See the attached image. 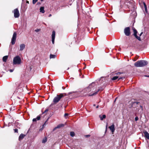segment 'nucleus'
Here are the masks:
<instances>
[{"label":"nucleus","mask_w":149,"mask_h":149,"mask_svg":"<svg viewBox=\"0 0 149 149\" xmlns=\"http://www.w3.org/2000/svg\"><path fill=\"white\" fill-rule=\"evenodd\" d=\"M99 90L98 89V91H96L95 92L93 93H92L91 94V93L89 94L88 95L89 96H93V95H96V94H97V93L99 91Z\"/></svg>","instance_id":"17"},{"label":"nucleus","mask_w":149,"mask_h":149,"mask_svg":"<svg viewBox=\"0 0 149 149\" xmlns=\"http://www.w3.org/2000/svg\"><path fill=\"white\" fill-rule=\"evenodd\" d=\"M26 3H29V1H26Z\"/></svg>","instance_id":"40"},{"label":"nucleus","mask_w":149,"mask_h":149,"mask_svg":"<svg viewBox=\"0 0 149 149\" xmlns=\"http://www.w3.org/2000/svg\"><path fill=\"white\" fill-rule=\"evenodd\" d=\"M21 60L20 57L17 56L15 57L13 59V65H19L21 63Z\"/></svg>","instance_id":"2"},{"label":"nucleus","mask_w":149,"mask_h":149,"mask_svg":"<svg viewBox=\"0 0 149 149\" xmlns=\"http://www.w3.org/2000/svg\"><path fill=\"white\" fill-rule=\"evenodd\" d=\"M64 125L63 124H59V125H58L56 127H55L53 131L55 130H56V129H57V128H60L61 127L63 126Z\"/></svg>","instance_id":"13"},{"label":"nucleus","mask_w":149,"mask_h":149,"mask_svg":"<svg viewBox=\"0 0 149 149\" xmlns=\"http://www.w3.org/2000/svg\"><path fill=\"white\" fill-rule=\"evenodd\" d=\"M107 126H108V125H107H107H106V129H107Z\"/></svg>","instance_id":"36"},{"label":"nucleus","mask_w":149,"mask_h":149,"mask_svg":"<svg viewBox=\"0 0 149 149\" xmlns=\"http://www.w3.org/2000/svg\"><path fill=\"white\" fill-rule=\"evenodd\" d=\"M40 30V29H37L35 30V31H36V32H38Z\"/></svg>","instance_id":"29"},{"label":"nucleus","mask_w":149,"mask_h":149,"mask_svg":"<svg viewBox=\"0 0 149 149\" xmlns=\"http://www.w3.org/2000/svg\"><path fill=\"white\" fill-rule=\"evenodd\" d=\"M93 106H95V104H94Z\"/></svg>","instance_id":"43"},{"label":"nucleus","mask_w":149,"mask_h":149,"mask_svg":"<svg viewBox=\"0 0 149 149\" xmlns=\"http://www.w3.org/2000/svg\"><path fill=\"white\" fill-rule=\"evenodd\" d=\"M8 58V56H3V61L4 62H6Z\"/></svg>","instance_id":"14"},{"label":"nucleus","mask_w":149,"mask_h":149,"mask_svg":"<svg viewBox=\"0 0 149 149\" xmlns=\"http://www.w3.org/2000/svg\"><path fill=\"white\" fill-rule=\"evenodd\" d=\"M93 88H92V89L91 88V90H93Z\"/></svg>","instance_id":"44"},{"label":"nucleus","mask_w":149,"mask_h":149,"mask_svg":"<svg viewBox=\"0 0 149 149\" xmlns=\"http://www.w3.org/2000/svg\"><path fill=\"white\" fill-rule=\"evenodd\" d=\"M62 88H63V89H65V88H64V87H62Z\"/></svg>","instance_id":"42"},{"label":"nucleus","mask_w":149,"mask_h":149,"mask_svg":"<svg viewBox=\"0 0 149 149\" xmlns=\"http://www.w3.org/2000/svg\"><path fill=\"white\" fill-rule=\"evenodd\" d=\"M99 117L100 118V120H102L106 118V116L105 115H103L102 116L101 115H100Z\"/></svg>","instance_id":"15"},{"label":"nucleus","mask_w":149,"mask_h":149,"mask_svg":"<svg viewBox=\"0 0 149 149\" xmlns=\"http://www.w3.org/2000/svg\"><path fill=\"white\" fill-rule=\"evenodd\" d=\"M145 9L146 11L147 10V7L145 3H144Z\"/></svg>","instance_id":"27"},{"label":"nucleus","mask_w":149,"mask_h":149,"mask_svg":"<svg viewBox=\"0 0 149 149\" xmlns=\"http://www.w3.org/2000/svg\"><path fill=\"white\" fill-rule=\"evenodd\" d=\"M14 16L15 18L18 17L19 16V13L17 8H16L14 10Z\"/></svg>","instance_id":"6"},{"label":"nucleus","mask_w":149,"mask_h":149,"mask_svg":"<svg viewBox=\"0 0 149 149\" xmlns=\"http://www.w3.org/2000/svg\"><path fill=\"white\" fill-rule=\"evenodd\" d=\"M144 134V137L148 139H149V134L146 131H144L143 132Z\"/></svg>","instance_id":"10"},{"label":"nucleus","mask_w":149,"mask_h":149,"mask_svg":"<svg viewBox=\"0 0 149 149\" xmlns=\"http://www.w3.org/2000/svg\"><path fill=\"white\" fill-rule=\"evenodd\" d=\"M90 136V135H87L86 136V137H88V136Z\"/></svg>","instance_id":"38"},{"label":"nucleus","mask_w":149,"mask_h":149,"mask_svg":"<svg viewBox=\"0 0 149 149\" xmlns=\"http://www.w3.org/2000/svg\"><path fill=\"white\" fill-rule=\"evenodd\" d=\"M17 36V33L15 32L13 33L11 40V43L12 45H13L15 44Z\"/></svg>","instance_id":"5"},{"label":"nucleus","mask_w":149,"mask_h":149,"mask_svg":"<svg viewBox=\"0 0 149 149\" xmlns=\"http://www.w3.org/2000/svg\"><path fill=\"white\" fill-rule=\"evenodd\" d=\"M51 16H52V15L50 14H49V17H51Z\"/></svg>","instance_id":"39"},{"label":"nucleus","mask_w":149,"mask_h":149,"mask_svg":"<svg viewBox=\"0 0 149 149\" xmlns=\"http://www.w3.org/2000/svg\"><path fill=\"white\" fill-rule=\"evenodd\" d=\"M124 78H125L124 77H120L118 79V80H120V79H123Z\"/></svg>","instance_id":"28"},{"label":"nucleus","mask_w":149,"mask_h":149,"mask_svg":"<svg viewBox=\"0 0 149 149\" xmlns=\"http://www.w3.org/2000/svg\"><path fill=\"white\" fill-rule=\"evenodd\" d=\"M20 50L22 51L25 47V45L24 44H22L20 45Z\"/></svg>","instance_id":"12"},{"label":"nucleus","mask_w":149,"mask_h":149,"mask_svg":"<svg viewBox=\"0 0 149 149\" xmlns=\"http://www.w3.org/2000/svg\"><path fill=\"white\" fill-rule=\"evenodd\" d=\"M47 141V139L46 138H45L42 141V142L43 143H45Z\"/></svg>","instance_id":"24"},{"label":"nucleus","mask_w":149,"mask_h":149,"mask_svg":"<svg viewBox=\"0 0 149 149\" xmlns=\"http://www.w3.org/2000/svg\"><path fill=\"white\" fill-rule=\"evenodd\" d=\"M130 102L131 104L132 103V107H133L134 105L137 104L139 103V102H133L132 101H130Z\"/></svg>","instance_id":"20"},{"label":"nucleus","mask_w":149,"mask_h":149,"mask_svg":"<svg viewBox=\"0 0 149 149\" xmlns=\"http://www.w3.org/2000/svg\"><path fill=\"white\" fill-rule=\"evenodd\" d=\"M91 85H90L87 88L84 90L86 93H88L91 91Z\"/></svg>","instance_id":"9"},{"label":"nucleus","mask_w":149,"mask_h":149,"mask_svg":"<svg viewBox=\"0 0 149 149\" xmlns=\"http://www.w3.org/2000/svg\"><path fill=\"white\" fill-rule=\"evenodd\" d=\"M40 4H41V3L40 2H38L37 3V5H39Z\"/></svg>","instance_id":"35"},{"label":"nucleus","mask_w":149,"mask_h":149,"mask_svg":"<svg viewBox=\"0 0 149 149\" xmlns=\"http://www.w3.org/2000/svg\"><path fill=\"white\" fill-rule=\"evenodd\" d=\"M121 73H122L118 72V73H117L116 74L117 75H119V74H121Z\"/></svg>","instance_id":"30"},{"label":"nucleus","mask_w":149,"mask_h":149,"mask_svg":"<svg viewBox=\"0 0 149 149\" xmlns=\"http://www.w3.org/2000/svg\"><path fill=\"white\" fill-rule=\"evenodd\" d=\"M119 77L118 76H116L113 77L112 79L113 80H115L118 79Z\"/></svg>","instance_id":"21"},{"label":"nucleus","mask_w":149,"mask_h":149,"mask_svg":"<svg viewBox=\"0 0 149 149\" xmlns=\"http://www.w3.org/2000/svg\"><path fill=\"white\" fill-rule=\"evenodd\" d=\"M40 118V116H38L37 117L35 118H33V122H36L37 120H39Z\"/></svg>","instance_id":"19"},{"label":"nucleus","mask_w":149,"mask_h":149,"mask_svg":"<svg viewBox=\"0 0 149 149\" xmlns=\"http://www.w3.org/2000/svg\"><path fill=\"white\" fill-rule=\"evenodd\" d=\"M148 64L147 61L144 60L139 61L134 63V66L136 67H144Z\"/></svg>","instance_id":"1"},{"label":"nucleus","mask_w":149,"mask_h":149,"mask_svg":"<svg viewBox=\"0 0 149 149\" xmlns=\"http://www.w3.org/2000/svg\"><path fill=\"white\" fill-rule=\"evenodd\" d=\"M40 12L42 13H45L44 7H41L40 8Z\"/></svg>","instance_id":"18"},{"label":"nucleus","mask_w":149,"mask_h":149,"mask_svg":"<svg viewBox=\"0 0 149 149\" xmlns=\"http://www.w3.org/2000/svg\"><path fill=\"white\" fill-rule=\"evenodd\" d=\"M55 35V31H52V42L53 44L54 43Z\"/></svg>","instance_id":"8"},{"label":"nucleus","mask_w":149,"mask_h":149,"mask_svg":"<svg viewBox=\"0 0 149 149\" xmlns=\"http://www.w3.org/2000/svg\"><path fill=\"white\" fill-rule=\"evenodd\" d=\"M64 96L63 94L61 93L59 95H57L53 99V102L54 103H56L58 102L60 99Z\"/></svg>","instance_id":"3"},{"label":"nucleus","mask_w":149,"mask_h":149,"mask_svg":"<svg viewBox=\"0 0 149 149\" xmlns=\"http://www.w3.org/2000/svg\"><path fill=\"white\" fill-rule=\"evenodd\" d=\"M56 57V55L53 54H50V58H54Z\"/></svg>","instance_id":"22"},{"label":"nucleus","mask_w":149,"mask_h":149,"mask_svg":"<svg viewBox=\"0 0 149 149\" xmlns=\"http://www.w3.org/2000/svg\"><path fill=\"white\" fill-rule=\"evenodd\" d=\"M142 33H143V32H142L140 33V36H141V35L142 34Z\"/></svg>","instance_id":"37"},{"label":"nucleus","mask_w":149,"mask_h":149,"mask_svg":"<svg viewBox=\"0 0 149 149\" xmlns=\"http://www.w3.org/2000/svg\"><path fill=\"white\" fill-rule=\"evenodd\" d=\"M93 88H92V89L91 88V90H93Z\"/></svg>","instance_id":"45"},{"label":"nucleus","mask_w":149,"mask_h":149,"mask_svg":"<svg viewBox=\"0 0 149 149\" xmlns=\"http://www.w3.org/2000/svg\"><path fill=\"white\" fill-rule=\"evenodd\" d=\"M132 30L134 31V35L135 37L137 39H138L140 41L141 40V38L140 37L138 36H137V31L135 29V28L134 27L132 28Z\"/></svg>","instance_id":"7"},{"label":"nucleus","mask_w":149,"mask_h":149,"mask_svg":"<svg viewBox=\"0 0 149 149\" xmlns=\"http://www.w3.org/2000/svg\"><path fill=\"white\" fill-rule=\"evenodd\" d=\"M48 111V110L47 109H46L44 111V113H45L47 111Z\"/></svg>","instance_id":"32"},{"label":"nucleus","mask_w":149,"mask_h":149,"mask_svg":"<svg viewBox=\"0 0 149 149\" xmlns=\"http://www.w3.org/2000/svg\"><path fill=\"white\" fill-rule=\"evenodd\" d=\"M124 33L127 36H129L131 34L130 29L129 27H127L124 29Z\"/></svg>","instance_id":"4"},{"label":"nucleus","mask_w":149,"mask_h":149,"mask_svg":"<svg viewBox=\"0 0 149 149\" xmlns=\"http://www.w3.org/2000/svg\"><path fill=\"white\" fill-rule=\"evenodd\" d=\"M24 136H25L24 135L22 134H21L19 136V140L20 141V140H22L24 138Z\"/></svg>","instance_id":"16"},{"label":"nucleus","mask_w":149,"mask_h":149,"mask_svg":"<svg viewBox=\"0 0 149 149\" xmlns=\"http://www.w3.org/2000/svg\"><path fill=\"white\" fill-rule=\"evenodd\" d=\"M13 70H13V69H12V70L10 69V70L9 71H10V72H12L13 71Z\"/></svg>","instance_id":"33"},{"label":"nucleus","mask_w":149,"mask_h":149,"mask_svg":"<svg viewBox=\"0 0 149 149\" xmlns=\"http://www.w3.org/2000/svg\"><path fill=\"white\" fill-rule=\"evenodd\" d=\"M98 106H97L96 107V108H98Z\"/></svg>","instance_id":"41"},{"label":"nucleus","mask_w":149,"mask_h":149,"mask_svg":"<svg viewBox=\"0 0 149 149\" xmlns=\"http://www.w3.org/2000/svg\"><path fill=\"white\" fill-rule=\"evenodd\" d=\"M68 115V113H65V117L67 116Z\"/></svg>","instance_id":"34"},{"label":"nucleus","mask_w":149,"mask_h":149,"mask_svg":"<svg viewBox=\"0 0 149 149\" xmlns=\"http://www.w3.org/2000/svg\"><path fill=\"white\" fill-rule=\"evenodd\" d=\"M38 0H33V4H35Z\"/></svg>","instance_id":"25"},{"label":"nucleus","mask_w":149,"mask_h":149,"mask_svg":"<svg viewBox=\"0 0 149 149\" xmlns=\"http://www.w3.org/2000/svg\"><path fill=\"white\" fill-rule=\"evenodd\" d=\"M70 135L72 137L74 136L75 135V134L74 132H70Z\"/></svg>","instance_id":"23"},{"label":"nucleus","mask_w":149,"mask_h":149,"mask_svg":"<svg viewBox=\"0 0 149 149\" xmlns=\"http://www.w3.org/2000/svg\"><path fill=\"white\" fill-rule=\"evenodd\" d=\"M110 130L112 132H113L115 131L114 125L113 124L112 125L109 127Z\"/></svg>","instance_id":"11"},{"label":"nucleus","mask_w":149,"mask_h":149,"mask_svg":"<svg viewBox=\"0 0 149 149\" xmlns=\"http://www.w3.org/2000/svg\"><path fill=\"white\" fill-rule=\"evenodd\" d=\"M140 107H142V106H140Z\"/></svg>","instance_id":"46"},{"label":"nucleus","mask_w":149,"mask_h":149,"mask_svg":"<svg viewBox=\"0 0 149 149\" xmlns=\"http://www.w3.org/2000/svg\"><path fill=\"white\" fill-rule=\"evenodd\" d=\"M135 119L136 121H137L138 119V117H135Z\"/></svg>","instance_id":"31"},{"label":"nucleus","mask_w":149,"mask_h":149,"mask_svg":"<svg viewBox=\"0 0 149 149\" xmlns=\"http://www.w3.org/2000/svg\"><path fill=\"white\" fill-rule=\"evenodd\" d=\"M14 131L15 132H17V133L18 132V130L17 129H14Z\"/></svg>","instance_id":"26"}]
</instances>
